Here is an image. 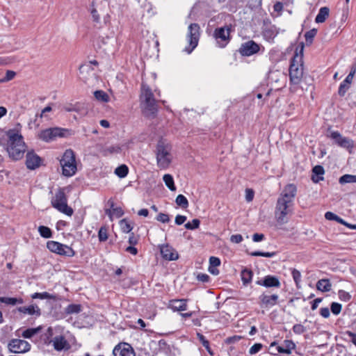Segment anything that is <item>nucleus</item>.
Instances as JSON below:
<instances>
[{"mask_svg": "<svg viewBox=\"0 0 356 356\" xmlns=\"http://www.w3.org/2000/svg\"><path fill=\"white\" fill-rule=\"evenodd\" d=\"M297 188L293 184L286 185L281 191L276 202L275 216L280 225L288 222V216L293 212Z\"/></svg>", "mask_w": 356, "mask_h": 356, "instance_id": "obj_1", "label": "nucleus"}, {"mask_svg": "<svg viewBox=\"0 0 356 356\" xmlns=\"http://www.w3.org/2000/svg\"><path fill=\"white\" fill-rule=\"evenodd\" d=\"M8 138L7 152L13 160L22 159L25 152V143L17 130L10 129L6 132Z\"/></svg>", "mask_w": 356, "mask_h": 356, "instance_id": "obj_2", "label": "nucleus"}, {"mask_svg": "<svg viewBox=\"0 0 356 356\" xmlns=\"http://www.w3.org/2000/svg\"><path fill=\"white\" fill-rule=\"evenodd\" d=\"M303 76L302 49L300 54L296 52L291 59L289 67V78L292 92H296L298 84L300 83Z\"/></svg>", "mask_w": 356, "mask_h": 356, "instance_id": "obj_3", "label": "nucleus"}, {"mask_svg": "<svg viewBox=\"0 0 356 356\" xmlns=\"http://www.w3.org/2000/svg\"><path fill=\"white\" fill-rule=\"evenodd\" d=\"M172 146L165 140L159 141L156 146V161L160 168L166 169L169 167L172 160Z\"/></svg>", "mask_w": 356, "mask_h": 356, "instance_id": "obj_4", "label": "nucleus"}, {"mask_svg": "<svg viewBox=\"0 0 356 356\" xmlns=\"http://www.w3.org/2000/svg\"><path fill=\"white\" fill-rule=\"evenodd\" d=\"M60 164L64 176L72 177L76 173L77 170L76 156L72 149H68L65 151L60 160Z\"/></svg>", "mask_w": 356, "mask_h": 356, "instance_id": "obj_5", "label": "nucleus"}, {"mask_svg": "<svg viewBox=\"0 0 356 356\" xmlns=\"http://www.w3.org/2000/svg\"><path fill=\"white\" fill-rule=\"evenodd\" d=\"M140 101L144 109L149 111H156L159 109L158 102L155 100L151 88L144 82L141 85Z\"/></svg>", "mask_w": 356, "mask_h": 356, "instance_id": "obj_6", "label": "nucleus"}, {"mask_svg": "<svg viewBox=\"0 0 356 356\" xmlns=\"http://www.w3.org/2000/svg\"><path fill=\"white\" fill-rule=\"evenodd\" d=\"M51 205L58 211L68 216H72L73 209L67 205V198L64 188H59L51 200Z\"/></svg>", "mask_w": 356, "mask_h": 356, "instance_id": "obj_7", "label": "nucleus"}, {"mask_svg": "<svg viewBox=\"0 0 356 356\" xmlns=\"http://www.w3.org/2000/svg\"><path fill=\"white\" fill-rule=\"evenodd\" d=\"M47 248L52 252L69 257L74 256V250L67 245L57 241H49L47 243Z\"/></svg>", "mask_w": 356, "mask_h": 356, "instance_id": "obj_8", "label": "nucleus"}, {"mask_svg": "<svg viewBox=\"0 0 356 356\" xmlns=\"http://www.w3.org/2000/svg\"><path fill=\"white\" fill-rule=\"evenodd\" d=\"M200 37V26L197 24H191L188 29L187 40L189 47L186 48V51L190 54L197 47Z\"/></svg>", "mask_w": 356, "mask_h": 356, "instance_id": "obj_9", "label": "nucleus"}, {"mask_svg": "<svg viewBox=\"0 0 356 356\" xmlns=\"http://www.w3.org/2000/svg\"><path fill=\"white\" fill-rule=\"evenodd\" d=\"M230 29L228 26L218 28L214 31V38L219 47H225L229 41Z\"/></svg>", "mask_w": 356, "mask_h": 356, "instance_id": "obj_10", "label": "nucleus"}, {"mask_svg": "<svg viewBox=\"0 0 356 356\" xmlns=\"http://www.w3.org/2000/svg\"><path fill=\"white\" fill-rule=\"evenodd\" d=\"M8 348L13 353H23L30 350L31 345L25 340L14 339L9 342Z\"/></svg>", "mask_w": 356, "mask_h": 356, "instance_id": "obj_11", "label": "nucleus"}, {"mask_svg": "<svg viewBox=\"0 0 356 356\" xmlns=\"http://www.w3.org/2000/svg\"><path fill=\"white\" fill-rule=\"evenodd\" d=\"M259 301L261 307H273L278 303L279 296L276 293L270 294L268 292H264L259 296Z\"/></svg>", "mask_w": 356, "mask_h": 356, "instance_id": "obj_12", "label": "nucleus"}, {"mask_svg": "<svg viewBox=\"0 0 356 356\" xmlns=\"http://www.w3.org/2000/svg\"><path fill=\"white\" fill-rule=\"evenodd\" d=\"M65 131V129L60 128L48 129L42 131L40 134L39 137L44 141L49 142L54 140L56 137L64 136Z\"/></svg>", "mask_w": 356, "mask_h": 356, "instance_id": "obj_13", "label": "nucleus"}, {"mask_svg": "<svg viewBox=\"0 0 356 356\" xmlns=\"http://www.w3.org/2000/svg\"><path fill=\"white\" fill-rule=\"evenodd\" d=\"M259 44L253 40H249L241 44L239 52L243 56H250L259 52Z\"/></svg>", "mask_w": 356, "mask_h": 356, "instance_id": "obj_14", "label": "nucleus"}, {"mask_svg": "<svg viewBox=\"0 0 356 356\" xmlns=\"http://www.w3.org/2000/svg\"><path fill=\"white\" fill-rule=\"evenodd\" d=\"M114 356H136L133 348L127 343L118 344L113 350Z\"/></svg>", "mask_w": 356, "mask_h": 356, "instance_id": "obj_15", "label": "nucleus"}, {"mask_svg": "<svg viewBox=\"0 0 356 356\" xmlns=\"http://www.w3.org/2000/svg\"><path fill=\"white\" fill-rule=\"evenodd\" d=\"M256 284L262 286L266 288H280L281 283L277 277L274 275H266L263 279L259 280L256 282Z\"/></svg>", "mask_w": 356, "mask_h": 356, "instance_id": "obj_16", "label": "nucleus"}, {"mask_svg": "<svg viewBox=\"0 0 356 356\" xmlns=\"http://www.w3.org/2000/svg\"><path fill=\"white\" fill-rule=\"evenodd\" d=\"M328 131H330L329 136L333 139L339 146L344 148L353 147V141L348 138L343 137L339 132L330 131V129H328Z\"/></svg>", "mask_w": 356, "mask_h": 356, "instance_id": "obj_17", "label": "nucleus"}, {"mask_svg": "<svg viewBox=\"0 0 356 356\" xmlns=\"http://www.w3.org/2000/svg\"><path fill=\"white\" fill-rule=\"evenodd\" d=\"M274 347L280 353L291 354V351L296 348V344L291 340H284L282 346H277L276 342L271 343L270 348Z\"/></svg>", "mask_w": 356, "mask_h": 356, "instance_id": "obj_18", "label": "nucleus"}, {"mask_svg": "<svg viewBox=\"0 0 356 356\" xmlns=\"http://www.w3.org/2000/svg\"><path fill=\"white\" fill-rule=\"evenodd\" d=\"M160 252L163 258L165 260L175 261L179 257L177 252L168 245H161Z\"/></svg>", "mask_w": 356, "mask_h": 356, "instance_id": "obj_19", "label": "nucleus"}, {"mask_svg": "<svg viewBox=\"0 0 356 356\" xmlns=\"http://www.w3.org/2000/svg\"><path fill=\"white\" fill-rule=\"evenodd\" d=\"M186 299H173L169 301L168 307L174 312H183L187 309Z\"/></svg>", "mask_w": 356, "mask_h": 356, "instance_id": "obj_20", "label": "nucleus"}, {"mask_svg": "<svg viewBox=\"0 0 356 356\" xmlns=\"http://www.w3.org/2000/svg\"><path fill=\"white\" fill-rule=\"evenodd\" d=\"M41 159L40 156L35 154L34 152H28L26 154V164L29 169L34 170L38 168L40 164Z\"/></svg>", "mask_w": 356, "mask_h": 356, "instance_id": "obj_21", "label": "nucleus"}, {"mask_svg": "<svg viewBox=\"0 0 356 356\" xmlns=\"http://www.w3.org/2000/svg\"><path fill=\"white\" fill-rule=\"evenodd\" d=\"M277 34L278 31L277 28L273 25H267L262 31V35L264 38L269 42H273L274 38Z\"/></svg>", "mask_w": 356, "mask_h": 356, "instance_id": "obj_22", "label": "nucleus"}, {"mask_svg": "<svg viewBox=\"0 0 356 356\" xmlns=\"http://www.w3.org/2000/svg\"><path fill=\"white\" fill-rule=\"evenodd\" d=\"M17 310L22 314H28L31 316L35 315L39 316L41 315L40 309L36 305H30L29 306L19 307Z\"/></svg>", "mask_w": 356, "mask_h": 356, "instance_id": "obj_23", "label": "nucleus"}, {"mask_svg": "<svg viewBox=\"0 0 356 356\" xmlns=\"http://www.w3.org/2000/svg\"><path fill=\"white\" fill-rule=\"evenodd\" d=\"M108 204L111 209H106V213L112 219L113 216L120 218L124 214V211L121 207H114V202L112 200L108 201Z\"/></svg>", "mask_w": 356, "mask_h": 356, "instance_id": "obj_24", "label": "nucleus"}, {"mask_svg": "<svg viewBox=\"0 0 356 356\" xmlns=\"http://www.w3.org/2000/svg\"><path fill=\"white\" fill-rule=\"evenodd\" d=\"M53 346L56 350H62L68 348V343L63 336H58L52 340Z\"/></svg>", "mask_w": 356, "mask_h": 356, "instance_id": "obj_25", "label": "nucleus"}, {"mask_svg": "<svg viewBox=\"0 0 356 356\" xmlns=\"http://www.w3.org/2000/svg\"><path fill=\"white\" fill-rule=\"evenodd\" d=\"M313 175L312 179L314 182L318 183L321 180H323V175L325 173L324 168L321 165H316L314 167L313 170Z\"/></svg>", "mask_w": 356, "mask_h": 356, "instance_id": "obj_26", "label": "nucleus"}, {"mask_svg": "<svg viewBox=\"0 0 356 356\" xmlns=\"http://www.w3.org/2000/svg\"><path fill=\"white\" fill-rule=\"evenodd\" d=\"M331 283L328 279L319 280L316 283V288L322 292H327L331 290Z\"/></svg>", "mask_w": 356, "mask_h": 356, "instance_id": "obj_27", "label": "nucleus"}, {"mask_svg": "<svg viewBox=\"0 0 356 356\" xmlns=\"http://www.w3.org/2000/svg\"><path fill=\"white\" fill-rule=\"evenodd\" d=\"M252 271L247 268H243L241 273V280L244 285H248L252 282Z\"/></svg>", "mask_w": 356, "mask_h": 356, "instance_id": "obj_28", "label": "nucleus"}, {"mask_svg": "<svg viewBox=\"0 0 356 356\" xmlns=\"http://www.w3.org/2000/svg\"><path fill=\"white\" fill-rule=\"evenodd\" d=\"M330 10L327 7H322L320 8L318 15L316 17L315 22L316 23H323L329 16Z\"/></svg>", "mask_w": 356, "mask_h": 356, "instance_id": "obj_29", "label": "nucleus"}, {"mask_svg": "<svg viewBox=\"0 0 356 356\" xmlns=\"http://www.w3.org/2000/svg\"><path fill=\"white\" fill-rule=\"evenodd\" d=\"M163 180L166 186L172 191H176L174 179L171 175L165 174L163 177Z\"/></svg>", "mask_w": 356, "mask_h": 356, "instance_id": "obj_30", "label": "nucleus"}, {"mask_svg": "<svg viewBox=\"0 0 356 356\" xmlns=\"http://www.w3.org/2000/svg\"><path fill=\"white\" fill-rule=\"evenodd\" d=\"M0 302L7 305H15L16 304H22L23 300L16 298L0 297Z\"/></svg>", "mask_w": 356, "mask_h": 356, "instance_id": "obj_31", "label": "nucleus"}, {"mask_svg": "<svg viewBox=\"0 0 356 356\" xmlns=\"http://www.w3.org/2000/svg\"><path fill=\"white\" fill-rule=\"evenodd\" d=\"M40 330V327H38L36 328H29L22 332V336L25 339H30L38 334Z\"/></svg>", "mask_w": 356, "mask_h": 356, "instance_id": "obj_32", "label": "nucleus"}, {"mask_svg": "<svg viewBox=\"0 0 356 356\" xmlns=\"http://www.w3.org/2000/svg\"><path fill=\"white\" fill-rule=\"evenodd\" d=\"M94 95L96 99L102 102H107L109 99L108 94L103 90H96Z\"/></svg>", "mask_w": 356, "mask_h": 356, "instance_id": "obj_33", "label": "nucleus"}, {"mask_svg": "<svg viewBox=\"0 0 356 356\" xmlns=\"http://www.w3.org/2000/svg\"><path fill=\"white\" fill-rule=\"evenodd\" d=\"M339 181L341 184L356 183V175L348 174L344 175L339 178Z\"/></svg>", "mask_w": 356, "mask_h": 356, "instance_id": "obj_34", "label": "nucleus"}, {"mask_svg": "<svg viewBox=\"0 0 356 356\" xmlns=\"http://www.w3.org/2000/svg\"><path fill=\"white\" fill-rule=\"evenodd\" d=\"M31 298L33 299H50V300H54L55 296L49 293L48 292H42V293H34L31 295Z\"/></svg>", "mask_w": 356, "mask_h": 356, "instance_id": "obj_35", "label": "nucleus"}, {"mask_svg": "<svg viewBox=\"0 0 356 356\" xmlns=\"http://www.w3.org/2000/svg\"><path fill=\"white\" fill-rule=\"evenodd\" d=\"M38 232L40 236L45 238H51L52 236V232L50 228L46 226L41 225L38 227Z\"/></svg>", "mask_w": 356, "mask_h": 356, "instance_id": "obj_36", "label": "nucleus"}, {"mask_svg": "<svg viewBox=\"0 0 356 356\" xmlns=\"http://www.w3.org/2000/svg\"><path fill=\"white\" fill-rule=\"evenodd\" d=\"M120 226L124 233H129L133 229L130 222L125 218L120 221Z\"/></svg>", "mask_w": 356, "mask_h": 356, "instance_id": "obj_37", "label": "nucleus"}, {"mask_svg": "<svg viewBox=\"0 0 356 356\" xmlns=\"http://www.w3.org/2000/svg\"><path fill=\"white\" fill-rule=\"evenodd\" d=\"M175 202L178 206H179L184 209H186L188 207V200L186 199V197L184 195H181V194L178 195L177 196Z\"/></svg>", "mask_w": 356, "mask_h": 356, "instance_id": "obj_38", "label": "nucleus"}, {"mask_svg": "<svg viewBox=\"0 0 356 356\" xmlns=\"http://www.w3.org/2000/svg\"><path fill=\"white\" fill-rule=\"evenodd\" d=\"M128 168L125 165H122L115 170V173L120 178L126 177L128 174Z\"/></svg>", "mask_w": 356, "mask_h": 356, "instance_id": "obj_39", "label": "nucleus"}, {"mask_svg": "<svg viewBox=\"0 0 356 356\" xmlns=\"http://www.w3.org/2000/svg\"><path fill=\"white\" fill-rule=\"evenodd\" d=\"M291 275L293 279L296 283V287L298 289L300 288V282H301V273L297 269L293 268L291 271Z\"/></svg>", "mask_w": 356, "mask_h": 356, "instance_id": "obj_40", "label": "nucleus"}, {"mask_svg": "<svg viewBox=\"0 0 356 356\" xmlns=\"http://www.w3.org/2000/svg\"><path fill=\"white\" fill-rule=\"evenodd\" d=\"M81 305L76 304L69 305L65 309L67 314H78L81 312Z\"/></svg>", "mask_w": 356, "mask_h": 356, "instance_id": "obj_41", "label": "nucleus"}, {"mask_svg": "<svg viewBox=\"0 0 356 356\" xmlns=\"http://www.w3.org/2000/svg\"><path fill=\"white\" fill-rule=\"evenodd\" d=\"M200 224V221L198 219H193L192 222H188L184 225V227L187 229H195L199 227Z\"/></svg>", "mask_w": 356, "mask_h": 356, "instance_id": "obj_42", "label": "nucleus"}, {"mask_svg": "<svg viewBox=\"0 0 356 356\" xmlns=\"http://www.w3.org/2000/svg\"><path fill=\"white\" fill-rule=\"evenodd\" d=\"M98 238L99 241H106L108 239L107 229L105 227H102L98 232Z\"/></svg>", "mask_w": 356, "mask_h": 356, "instance_id": "obj_43", "label": "nucleus"}, {"mask_svg": "<svg viewBox=\"0 0 356 356\" xmlns=\"http://www.w3.org/2000/svg\"><path fill=\"white\" fill-rule=\"evenodd\" d=\"M252 256H254V257H268V258H270V257H273L275 255V252H260V251H255V252H253L250 254Z\"/></svg>", "mask_w": 356, "mask_h": 356, "instance_id": "obj_44", "label": "nucleus"}, {"mask_svg": "<svg viewBox=\"0 0 356 356\" xmlns=\"http://www.w3.org/2000/svg\"><path fill=\"white\" fill-rule=\"evenodd\" d=\"M317 30L315 29H313L305 33V40L307 42H312L314 38L316 35Z\"/></svg>", "mask_w": 356, "mask_h": 356, "instance_id": "obj_45", "label": "nucleus"}, {"mask_svg": "<svg viewBox=\"0 0 356 356\" xmlns=\"http://www.w3.org/2000/svg\"><path fill=\"white\" fill-rule=\"evenodd\" d=\"M342 306L338 302H332L331 304L330 309L334 315H338L341 311Z\"/></svg>", "mask_w": 356, "mask_h": 356, "instance_id": "obj_46", "label": "nucleus"}, {"mask_svg": "<svg viewBox=\"0 0 356 356\" xmlns=\"http://www.w3.org/2000/svg\"><path fill=\"white\" fill-rule=\"evenodd\" d=\"M293 331L296 334H301L306 332L307 329L301 324H296L293 326Z\"/></svg>", "mask_w": 356, "mask_h": 356, "instance_id": "obj_47", "label": "nucleus"}, {"mask_svg": "<svg viewBox=\"0 0 356 356\" xmlns=\"http://www.w3.org/2000/svg\"><path fill=\"white\" fill-rule=\"evenodd\" d=\"M197 337L199 340L201 341L202 346L209 351V353L211 354L210 351L209 342L208 341V340L206 339L204 336L200 333L197 334Z\"/></svg>", "mask_w": 356, "mask_h": 356, "instance_id": "obj_48", "label": "nucleus"}, {"mask_svg": "<svg viewBox=\"0 0 356 356\" xmlns=\"http://www.w3.org/2000/svg\"><path fill=\"white\" fill-rule=\"evenodd\" d=\"M156 220L163 223H167L170 221V217L168 214L160 213L156 218Z\"/></svg>", "mask_w": 356, "mask_h": 356, "instance_id": "obj_49", "label": "nucleus"}, {"mask_svg": "<svg viewBox=\"0 0 356 356\" xmlns=\"http://www.w3.org/2000/svg\"><path fill=\"white\" fill-rule=\"evenodd\" d=\"M350 85L343 81L341 83L339 88V94L341 96H343L346 91L349 89Z\"/></svg>", "mask_w": 356, "mask_h": 356, "instance_id": "obj_50", "label": "nucleus"}, {"mask_svg": "<svg viewBox=\"0 0 356 356\" xmlns=\"http://www.w3.org/2000/svg\"><path fill=\"white\" fill-rule=\"evenodd\" d=\"M262 348L261 343H255L254 344L249 350V353L250 355H254L259 352Z\"/></svg>", "mask_w": 356, "mask_h": 356, "instance_id": "obj_51", "label": "nucleus"}, {"mask_svg": "<svg viewBox=\"0 0 356 356\" xmlns=\"http://www.w3.org/2000/svg\"><path fill=\"white\" fill-rule=\"evenodd\" d=\"M15 74H16L14 71L8 70L6 72V76L3 79L0 80V82L10 81L15 77Z\"/></svg>", "mask_w": 356, "mask_h": 356, "instance_id": "obj_52", "label": "nucleus"}, {"mask_svg": "<svg viewBox=\"0 0 356 356\" xmlns=\"http://www.w3.org/2000/svg\"><path fill=\"white\" fill-rule=\"evenodd\" d=\"M158 346L161 351L167 352L168 350V344L163 339H161L158 341Z\"/></svg>", "mask_w": 356, "mask_h": 356, "instance_id": "obj_53", "label": "nucleus"}, {"mask_svg": "<svg viewBox=\"0 0 356 356\" xmlns=\"http://www.w3.org/2000/svg\"><path fill=\"white\" fill-rule=\"evenodd\" d=\"M220 265V260L216 257H211L209 258V266L217 267Z\"/></svg>", "mask_w": 356, "mask_h": 356, "instance_id": "obj_54", "label": "nucleus"}, {"mask_svg": "<svg viewBox=\"0 0 356 356\" xmlns=\"http://www.w3.org/2000/svg\"><path fill=\"white\" fill-rule=\"evenodd\" d=\"M90 13H91L92 20L96 23H99L100 22V17L97 13V10H96V8H92L91 9Z\"/></svg>", "mask_w": 356, "mask_h": 356, "instance_id": "obj_55", "label": "nucleus"}, {"mask_svg": "<svg viewBox=\"0 0 356 356\" xmlns=\"http://www.w3.org/2000/svg\"><path fill=\"white\" fill-rule=\"evenodd\" d=\"M254 191L252 189L247 188L245 190V200L247 202H251L254 198Z\"/></svg>", "mask_w": 356, "mask_h": 356, "instance_id": "obj_56", "label": "nucleus"}, {"mask_svg": "<svg viewBox=\"0 0 356 356\" xmlns=\"http://www.w3.org/2000/svg\"><path fill=\"white\" fill-rule=\"evenodd\" d=\"M92 72V69L89 65H81L79 67V73L83 74L84 73H89Z\"/></svg>", "mask_w": 356, "mask_h": 356, "instance_id": "obj_57", "label": "nucleus"}, {"mask_svg": "<svg viewBox=\"0 0 356 356\" xmlns=\"http://www.w3.org/2000/svg\"><path fill=\"white\" fill-rule=\"evenodd\" d=\"M230 241L234 243H239L243 241V236L241 234L232 235Z\"/></svg>", "mask_w": 356, "mask_h": 356, "instance_id": "obj_58", "label": "nucleus"}, {"mask_svg": "<svg viewBox=\"0 0 356 356\" xmlns=\"http://www.w3.org/2000/svg\"><path fill=\"white\" fill-rule=\"evenodd\" d=\"M186 220V216L182 215H177L175 217V223L178 225H181Z\"/></svg>", "mask_w": 356, "mask_h": 356, "instance_id": "obj_59", "label": "nucleus"}, {"mask_svg": "<svg viewBox=\"0 0 356 356\" xmlns=\"http://www.w3.org/2000/svg\"><path fill=\"white\" fill-rule=\"evenodd\" d=\"M197 279L202 282H207L209 280V276L205 273H199L197 276Z\"/></svg>", "mask_w": 356, "mask_h": 356, "instance_id": "obj_60", "label": "nucleus"}, {"mask_svg": "<svg viewBox=\"0 0 356 356\" xmlns=\"http://www.w3.org/2000/svg\"><path fill=\"white\" fill-rule=\"evenodd\" d=\"M325 218L328 220H335L336 221L337 220L338 216H337L335 213H334L331 211H327L325 214Z\"/></svg>", "mask_w": 356, "mask_h": 356, "instance_id": "obj_61", "label": "nucleus"}, {"mask_svg": "<svg viewBox=\"0 0 356 356\" xmlns=\"http://www.w3.org/2000/svg\"><path fill=\"white\" fill-rule=\"evenodd\" d=\"M120 150H121V149L119 146H111L106 149V151L108 152H109L110 154H113V153L118 154V153L120 152Z\"/></svg>", "mask_w": 356, "mask_h": 356, "instance_id": "obj_62", "label": "nucleus"}, {"mask_svg": "<svg viewBox=\"0 0 356 356\" xmlns=\"http://www.w3.org/2000/svg\"><path fill=\"white\" fill-rule=\"evenodd\" d=\"M321 315L324 318H328L330 316V310L327 307H323L320 309Z\"/></svg>", "mask_w": 356, "mask_h": 356, "instance_id": "obj_63", "label": "nucleus"}, {"mask_svg": "<svg viewBox=\"0 0 356 356\" xmlns=\"http://www.w3.org/2000/svg\"><path fill=\"white\" fill-rule=\"evenodd\" d=\"M346 334L350 337L351 342L356 346V334L350 331H347Z\"/></svg>", "mask_w": 356, "mask_h": 356, "instance_id": "obj_64", "label": "nucleus"}]
</instances>
